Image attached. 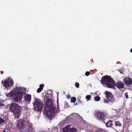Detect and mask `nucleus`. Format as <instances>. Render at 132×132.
<instances>
[{
    "mask_svg": "<svg viewBox=\"0 0 132 132\" xmlns=\"http://www.w3.org/2000/svg\"><path fill=\"white\" fill-rule=\"evenodd\" d=\"M96 132H102L101 130L100 129H97L96 130Z\"/></svg>",
    "mask_w": 132,
    "mask_h": 132,
    "instance_id": "nucleus-29",
    "label": "nucleus"
},
{
    "mask_svg": "<svg viewBox=\"0 0 132 132\" xmlns=\"http://www.w3.org/2000/svg\"><path fill=\"white\" fill-rule=\"evenodd\" d=\"M114 124L115 126L117 127H120L122 126L121 123L119 121H115Z\"/></svg>",
    "mask_w": 132,
    "mask_h": 132,
    "instance_id": "nucleus-18",
    "label": "nucleus"
},
{
    "mask_svg": "<svg viewBox=\"0 0 132 132\" xmlns=\"http://www.w3.org/2000/svg\"><path fill=\"white\" fill-rule=\"evenodd\" d=\"M76 87L77 88H79V84L78 82H76L75 84Z\"/></svg>",
    "mask_w": 132,
    "mask_h": 132,
    "instance_id": "nucleus-25",
    "label": "nucleus"
},
{
    "mask_svg": "<svg viewBox=\"0 0 132 132\" xmlns=\"http://www.w3.org/2000/svg\"><path fill=\"white\" fill-rule=\"evenodd\" d=\"M90 73L89 71H87L85 72V75L86 76H88Z\"/></svg>",
    "mask_w": 132,
    "mask_h": 132,
    "instance_id": "nucleus-28",
    "label": "nucleus"
},
{
    "mask_svg": "<svg viewBox=\"0 0 132 132\" xmlns=\"http://www.w3.org/2000/svg\"><path fill=\"white\" fill-rule=\"evenodd\" d=\"M70 97V95H69L68 97V99H69Z\"/></svg>",
    "mask_w": 132,
    "mask_h": 132,
    "instance_id": "nucleus-31",
    "label": "nucleus"
},
{
    "mask_svg": "<svg viewBox=\"0 0 132 132\" xmlns=\"http://www.w3.org/2000/svg\"><path fill=\"white\" fill-rule=\"evenodd\" d=\"M57 109L56 110L55 112H58L59 111L60 109L59 108V102L58 101H57Z\"/></svg>",
    "mask_w": 132,
    "mask_h": 132,
    "instance_id": "nucleus-23",
    "label": "nucleus"
},
{
    "mask_svg": "<svg viewBox=\"0 0 132 132\" xmlns=\"http://www.w3.org/2000/svg\"><path fill=\"white\" fill-rule=\"evenodd\" d=\"M130 52L131 53H132V48L130 49Z\"/></svg>",
    "mask_w": 132,
    "mask_h": 132,
    "instance_id": "nucleus-34",
    "label": "nucleus"
},
{
    "mask_svg": "<svg viewBox=\"0 0 132 132\" xmlns=\"http://www.w3.org/2000/svg\"><path fill=\"white\" fill-rule=\"evenodd\" d=\"M44 86V84H41L39 85V87L38 88L37 90V93H39L41 92L43 89V87Z\"/></svg>",
    "mask_w": 132,
    "mask_h": 132,
    "instance_id": "nucleus-16",
    "label": "nucleus"
},
{
    "mask_svg": "<svg viewBox=\"0 0 132 132\" xmlns=\"http://www.w3.org/2000/svg\"><path fill=\"white\" fill-rule=\"evenodd\" d=\"M22 98V97H19L15 95L13 98L14 100L16 102H19L21 101Z\"/></svg>",
    "mask_w": 132,
    "mask_h": 132,
    "instance_id": "nucleus-15",
    "label": "nucleus"
},
{
    "mask_svg": "<svg viewBox=\"0 0 132 132\" xmlns=\"http://www.w3.org/2000/svg\"><path fill=\"white\" fill-rule=\"evenodd\" d=\"M78 103H81V101L80 100L78 99Z\"/></svg>",
    "mask_w": 132,
    "mask_h": 132,
    "instance_id": "nucleus-30",
    "label": "nucleus"
},
{
    "mask_svg": "<svg viewBox=\"0 0 132 132\" xmlns=\"http://www.w3.org/2000/svg\"><path fill=\"white\" fill-rule=\"evenodd\" d=\"M25 121H20L18 122V127L20 129H22L24 127Z\"/></svg>",
    "mask_w": 132,
    "mask_h": 132,
    "instance_id": "nucleus-13",
    "label": "nucleus"
},
{
    "mask_svg": "<svg viewBox=\"0 0 132 132\" xmlns=\"http://www.w3.org/2000/svg\"><path fill=\"white\" fill-rule=\"evenodd\" d=\"M106 100H104V102L110 103L111 104L115 101V99L112 94L110 92L105 91L104 93Z\"/></svg>",
    "mask_w": 132,
    "mask_h": 132,
    "instance_id": "nucleus-3",
    "label": "nucleus"
},
{
    "mask_svg": "<svg viewBox=\"0 0 132 132\" xmlns=\"http://www.w3.org/2000/svg\"><path fill=\"white\" fill-rule=\"evenodd\" d=\"M16 89V90H18V91L15 93V95L19 97H22L23 95V92L20 90H22V88L21 87H17Z\"/></svg>",
    "mask_w": 132,
    "mask_h": 132,
    "instance_id": "nucleus-10",
    "label": "nucleus"
},
{
    "mask_svg": "<svg viewBox=\"0 0 132 132\" xmlns=\"http://www.w3.org/2000/svg\"><path fill=\"white\" fill-rule=\"evenodd\" d=\"M3 73V71H1V74H2Z\"/></svg>",
    "mask_w": 132,
    "mask_h": 132,
    "instance_id": "nucleus-32",
    "label": "nucleus"
},
{
    "mask_svg": "<svg viewBox=\"0 0 132 132\" xmlns=\"http://www.w3.org/2000/svg\"><path fill=\"white\" fill-rule=\"evenodd\" d=\"M124 95L126 96V98H128V93L127 92H125Z\"/></svg>",
    "mask_w": 132,
    "mask_h": 132,
    "instance_id": "nucleus-26",
    "label": "nucleus"
},
{
    "mask_svg": "<svg viewBox=\"0 0 132 132\" xmlns=\"http://www.w3.org/2000/svg\"><path fill=\"white\" fill-rule=\"evenodd\" d=\"M71 103H75L76 101V99L75 97H72L71 99Z\"/></svg>",
    "mask_w": 132,
    "mask_h": 132,
    "instance_id": "nucleus-20",
    "label": "nucleus"
},
{
    "mask_svg": "<svg viewBox=\"0 0 132 132\" xmlns=\"http://www.w3.org/2000/svg\"><path fill=\"white\" fill-rule=\"evenodd\" d=\"M116 86L118 88H122L124 86L123 82L121 81H118L116 84H115Z\"/></svg>",
    "mask_w": 132,
    "mask_h": 132,
    "instance_id": "nucleus-12",
    "label": "nucleus"
},
{
    "mask_svg": "<svg viewBox=\"0 0 132 132\" xmlns=\"http://www.w3.org/2000/svg\"><path fill=\"white\" fill-rule=\"evenodd\" d=\"M63 132H77V130L74 128L70 129L68 126H66L63 129Z\"/></svg>",
    "mask_w": 132,
    "mask_h": 132,
    "instance_id": "nucleus-8",
    "label": "nucleus"
},
{
    "mask_svg": "<svg viewBox=\"0 0 132 132\" xmlns=\"http://www.w3.org/2000/svg\"><path fill=\"white\" fill-rule=\"evenodd\" d=\"M101 84L105 85L108 88H113L115 85V82L110 76H105L102 77L101 81Z\"/></svg>",
    "mask_w": 132,
    "mask_h": 132,
    "instance_id": "nucleus-2",
    "label": "nucleus"
},
{
    "mask_svg": "<svg viewBox=\"0 0 132 132\" xmlns=\"http://www.w3.org/2000/svg\"><path fill=\"white\" fill-rule=\"evenodd\" d=\"M31 96L30 94H27L24 97L26 101L30 102L31 101Z\"/></svg>",
    "mask_w": 132,
    "mask_h": 132,
    "instance_id": "nucleus-17",
    "label": "nucleus"
},
{
    "mask_svg": "<svg viewBox=\"0 0 132 132\" xmlns=\"http://www.w3.org/2000/svg\"><path fill=\"white\" fill-rule=\"evenodd\" d=\"M3 131H4V132H9V131H6V130H3Z\"/></svg>",
    "mask_w": 132,
    "mask_h": 132,
    "instance_id": "nucleus-33",
    "label": "nucleus"
},
{
    "mask_svg": "<svg viewBox=\"0 0 132 132\" xmlns=\"http://www.w3.org/2000/svg\"><path fill=\"white\" fill-rule=\"evenodd\" d=\"M56 107L52 100L48 98L46 101L44 109V113L48 117H52L55 112Z\"/></svg>",
    "mask_w": 132,
    "mask_h": 132,
    "instance_id": "nucleus-1",
    "label": "nucleus"
},
{
    "mask_svg": "<svg viewBox=\"0 0 132 132\" xmlns=\"http://www.w3.org/2000/svg\"><path fill=\"white\" fill-rule=\"evenodd\" d=\"M5 104L3 103V102H2V103L1 102H0V106L1 107L4 106H5Z\"/></svg>",
    "mask_w": 132,
    "mask_h": 132,
    "instance_id": "nucleus-27",
    "label": "nucleus"
},
{
    "mask_svg": "<svg viewBox=\"0 0 132 132\" xmlns=\"http://www.w3.org/2000/svg\"><path fill=\"white\" fill-rule=\"evenodd\" d=\"M100 97L98 96H96L94 97V100L97 101H99L100 100Z\"/></svg>",
    "mask_w": 132,
    "mask_h": 132,
    "instance_id": "nucleus-21",
    "label": "nucleus"
},
{
    "mask_svg": "<svg viewBox=\"0 0 132 132\" xmlns=\"http://www.w3.org/2000/svg\"><path fill=\"white\" fill-rule=\"evenodd\" d=\"M91 96L90 95H87L86 97V99L87 100H89Z\"/></svg>",
    "mask_w": 132,
    "mask_h": 132,
    "instance_id": "nucleus-22",
    "label": "nucleus"
},
{
    "mask_svg": "<svg viewBox=\"0 0 132 132\" xmlns=\"http://www.w3.org/2000/svg\"><path fill=\"white\" fill-rule=\"evenodd\" d=\"M21 106L16 103H12L10 107V111L14 114H20L21 110Z\"/></svg>",
    "mask_w": 132,
    "mask_h": 132,
    "instance_id": "nucleus-4",
    "label": "nucleus"
},
{
    "mask_svg": "<svg viewBox=\"0 0 132 132\" xmlns=\"http://www.w3.org/2000/svg\"><path fill=\"white\" fill-rule=\"evenodd\" d=\"M126 122L128 125H131V120L130 118H126L125 120Z\"/></svg>",
    "mask_w": 132,
    "mask_h": 132,
    "instance_id": "nucleus-19",
    "label": "nucleus"
},
{
    "mask_svg": "<svg viewBox=\"0 0 132 132\" xmlns=\"http://www.w3.org/2000/svg\"><path fill=\"white\" fill-rule=\"evenodd\" d=\"M4 120L2 118H0V125H1L2 123H4Z\"/></svg>",
    "mask_w": 132,
    "mask_h": 132,
    "instance_id": "nucleus-24",
    "label": "nucleus"
},
{
    "mask_svg": "<svg viewBox=\"0 0 132 132\" xmlns=\"http://www.w3.org/2000/svg\"><path fill=\"white\" fill-rule=\"evenodd\" d=\"M106 126L107 127H111L113 125L112 121L111 120H109L106 123H105Z\"/></svg>",
    "mask_w": 132,
    "mask_h": 132,
    "instance_id": "nucleus-14",
    "label": "nucleus"
},
{
    "mask_svg": "<svg viewBox=\"0 0 132 132\" xmlns=\"http://www.w3.org/2000/svg\"><path fill=\"white\" fill-rule=\"evenodd\" d=\"M2 84H3V85L5 87H7L13 86V82L12 79H6L4 81H2Z\"/></svg>",
    "mask_w": 132,
    "mask_h": 132,
    "instance_id": "nucleus-7",
    "label": "nucleus"
},
{
    "mask_svg": "<svg viewBox=\"0 0 132 132\" xmlns=\"http://www.w3.org/2000/svg\"><path fill=\"white\" fill-rule=\"evenodd\" d=\"M95 115L96 118L99 121H104V120L105 115L100 111L96 112Z\"/></svg>",
    "mask_w": 132,
    "mask_h": 132,
    "instance_id": "nucleus-6",
    "label": "nucleus"
},
{
    "mask_svg": "<svg viewBox=\"0 0 132 132\" xmlns=\"http://www.w3.org/2000/svg\"><path fill=\"white\" fill-rule=\"evenodd\" d=\"M43 102L40 100H38L35 101L34 103V105L35 110L37 111H40L43 108Z\"/></svg>",
    "mask_w": 132,
    "mask_h": 132,
    "instance_id": "nucleus-5",
    "label": "nucleus"
},
{
    "mask_svg": "<svg viewBox=\"0 0 132 132\" xmlns=\"http://www.w3.org/2000/svg\"><path fill=\"white\" fill-rule=\"evenodd\" d=\"M123 81L127 86L132 85V79L129 77L125 78L123 79Z\"/></svg>",
    "mask_w": 132,
    "mask_h": 132,
    "instance_id": "nucleus-9",
    "label": "nucleus"
},
{
    "mask_svg": "<svg viewBox=\"0 0 132 132\" xmlns=\"http://www.w3.org/2000/svg\"><path fill=\"white\" fill-rule=\"evenodd\" d=\"M75 105H78V103H76L75 104Z\"/></svg>",
    "mask_w": 132,
    "mask_h": 132,
    "instance_id": "nucleus-35",
    "label": "nucleus"
},
{
    "mask_svg": "<svg viewBox=\"0 0 132 132\" xmlns=\"http://www.w3.org/2000/svg\"><path fill=\"white\" fill-rule=\"evenodd\" d=\"M33 129L32 124L28 122L27 124V127L25 128V131L24 132H31L32 130Z\"/></svg>",
    "mask_w": 132,
    "mask_h": 132,
    "instance_id": "nucleus-11",
    "label": "nucleus"
}]
</instances>
